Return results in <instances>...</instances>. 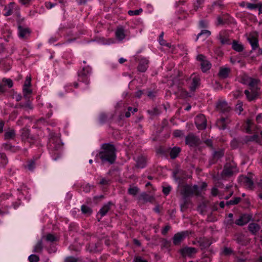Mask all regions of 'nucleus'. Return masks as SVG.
Here are the masks:
<instances>
[{
  "mask_svg": "<svg viewBox=\"0 0 262 262\" xmlns=\"http://www.w3.org/2000/svg\"><path fill=\"white\" fill-rule=\"evenodd\" d=\"M102 150L99 153V157L102 162H108L113 164L116 160L115 148L114 145L105 143L101 146Z\"/></svg>",
  "mask_w": 262,
  "mask_h": 262,
  "instance_id": "1",
  "label": "nucleus"
},
{
  "mask_svg": "<svg viewBox=\"0 0 262 262\" xmlns=\"http://www.w3.org/2000/svg\"><path fill=\"white\" fill-rule=\"evenodd\" d=\"M199 187L196 185L190 186L188 185H184L180 186L181 193L185 198L190 196L192 194L199 195Z\"/></svg>",
  "mask_w": 262,
  "mask_h": 262,
  "instance_id": "2",
  "label": "nucleus"
},
{
  "mask_svg": "<svg viewBox=\"0 0 262 262\" xmlns=\"http://www.w3.org/2000/svg\"><path fill=\"white\" fill-rule=\"evenodd\" d=\"M237 172L236 167L233 163H227L222 171L221 176L223 179H227L232 177Z\"/></svg>",
  "mask_w": 262,
  "mask_h": 262,
  "instance_id": "3",
  "label": "nucleus"
},
{
  "mask_svg": "<svg viewBox=\"0 0 262 262\" xmlns=\"http://www.w3.org/2000/svg\"><path fill=\"white\" fill-rule=\"evenodd\" d=\"M91 72V69L89 67L83 68L81 71L78 72V79L86 84L89 83V77Z\"/></svg>",
  "mask_w": 262,
  "mask_h": 262,
  "instance_id": "4",
  "label": "nucleus"
},
{
  "mask_svg": "<svg viewBox=\"0 0 262 262\" xmlns=\"http://www.w3.org/2000/svg\"><path fill=\"white\" fill-rule=\"evenodd\" d=\"M62 147L61 140L59 138L54 137H52L49 140V147L51 150H59Z\"/></svg>",
  "mask_w": 262,
  "mask_h": 262,
  "instance_id": "5",
  "label": "nucleus"
},
{
  "mask_svg": "<svg viewBox=\"0 0 262 262\" xmlns=\"http://www.w3.org/2000/svg\"><path fill=\"white\" fill-rule=\"evenodd\" d=\"M197 59L201 62V69L203 72L209 70L211 68V64L206 57L202 54H200L197 57Z\"/></svg>",
  "mask_w": 262,
  "mask_h": 262,
  "instance_id": "6",
  "label": "nucleus"
},
{
  "mask_svg": "<svg viewBox=\"0 0 262 262\" xmlns=\"http://www.w3.org/2000/svg\"><path fill=\"white\" fill-rule=\"evenodd\" d=\"M195 124L199 129H205L206 127V120L203 114L198 115L195 119Z\"/></svg>",
  "mask_w": 262,
  "mask_h": 262,
  "instance_id": "7",
  "label": "nucleus"
},
{
  "mask_svg": "<svg viewBox=\"0 0 262 262\" xmlns=\"http://www.w3.org/2000/svg\"><path fill=\"white\" fill-rule=\"evenodd\" d=\"M188 235V231H182L175 234L172 239L173 244L174 245L180 244Z\"/></svg>",
  "mask_w": 262,
  "mask_h": 262,
  "instance_id": "8",
  "label": "nucleus"
},
{
  "mask_svg": "<svg viewBox=\"0 0 262 262\" xmlns=\"http://www.w3.org/2000/svg\"><path fill=\"white\" fill-rule=\"evenodd\" d=\"M200 140L198 137L193 134H189L186 137V144L190 146H196L199 144Z\"/></svg>",
  "mask_w": 262,
  "mask_h": 262,
  "instance_id": "9",
  "label": "nucleus"
},
{
  "mask_svg": "<svg viewBox=\"0 0 262 262\" xmlns=\"http://www.w3.org/2000/svg\"><path fill=\"white\" fill-rule=\"evenodd\" d=\"M192 81L190 85V90L191 92H194L199 86L200 78L199 75L193 74L191 76Z\"/></svg>",
  "mask_w": 262,
  "mask_h": 262,
  "instance_id": "10",
  "label": "nucleus"
},
{
  "mask_svg": "<svg viewBox=\"0 0 262 262\" xmlns=\"http://www.w3.org/2000/svg\"><path fill=\"white\" fill-rule=\"evenodd\" d=\"M251 219V216L248 214H243L240 215L238 219L235 221V223L238 226H242L247 224Z\"/></svg>",
  "mask_w": 262,
  "mask_h": 262,
  "instance_id": "11",
  "label": "nucleus"
},
{
  "mask_svg": "<svg viewBox=\"0 0 262 262\" xmlns=\"http://www.w3.org/2000/svg\"><path fill=\"white\" fill-rule=\"evenodd\" d=\"M239 181L247 188L252 189L253 188V182L249 177L241 176L239 178Z\"/></svg>",
  "mask_w": 262,
  "mask_h": 262,
  "instance_id": "12",
  "label": "nucleus"
},
{
  "mask_svg": "<svg viewBox=\"0 0 262 262\" xmlns=\"http://www.w3.org/2000/svg\"><path fill=\"white\" fill-rule=\"evenodd\" d=\"M180 251L183 256L191 257L197 252V249L193 247H186L181 249Z\"/></svg>",
  "mask_w": 262,
  "mask_h": 262,
  "instance_id": "13",
  "label": "nucleus"
},
{
  "mask_svg": "<svg viewBox=\"0 0 262 262\" xmlns=\"http://www.w3.org/2000/svg\"><path fill=\"white\" fill-rule=\"evenodd\" d=\"M247 39L250 43L253 50H255L258 47V39L256 34H250L248 36Z\"/></svg>",
  "mask_w": 262,
  "mask_h": 262,
  "instance_id": "14",
  "label": "nucleus"
},
{
  "mask_svg": "<svg viewBox=\"0 0 262 262\" xmlns=\"http://www.w3.org/2000/svg\"><path fill=\"white\" fill-rule=\"evenodd\" d=\"M219 39L222 45H230L231 41L229 38V36L225 32H221L219 35Z\"/></svg>",
  "mask_w": 262,
  "mask_h": 262,
  "instance_id": "15",
  "label": "nucleus"
},
{
  "mask_svg": "<svg viewBox=\"0 0 262 262\" xmlns=\"http://www.w3.org/2000/svg\"><path fill=\"white\" fill-rule=\"evenodd\" d=\"M216 108L223 113L228 112L230 110V107L225 101H219L216 104Z\"/></svg>",
  "mask_w": 262,
  "mask_h": 262,
  "instance_id": "16",
  "label": "nucleus"
},
{
  "mask_svg": "<svg viewBox=\"0 0 262 262\" xmlns=\"http://www.w3.org/2000/svg\"><path fill=\"white\" fill-rule=\"evenodd\" d=\"M18 35L20 38L22 39H26L29 36L30 31L28 28H25L21 26H19Z\"/></svg>",
  "mask_w": 262,
  "mask_h": 262,
  "instance_id": "17",
  "label": "nucleus"
},
{
  "mask_svg": "<svg viewBox=\"0 0 262 262\" xmlns=\"http://www.w3.org/2000/svg\"><path fill=\"white\" fill-rule=\"evenodd\" d=\"M148 60L145 58L142 59L139 62L138 67V71L141 72H145L148 68Z\"/></svg>",
  "mask_w": 262,
  "mask_h": 262,
  "instance_id": "18",
  "label": "nucleus"
},
{
  "mask_svg": "<svg viewBox=\"0 0 262 262\" xmlns=\"http://www.w3.org/2000/svg\"><path fill=\"white\" fill-rule=\"evenodd\" d=\"M17 8L18 7L14 3H10L8 6H6L5 8V10L6 11L5 15L7 16L11 15L13 13L14 9Z\"/></svg>",
  "mask_w": 262,
  "mask_h": 262,
  "instance_id": "19",
  "label": "nucleus"
},
{
  "mask_svg": "<svg viewBox=\"0 0 262 262\" xmlns=\"http://www.w3.org/2000/svg\"><path fill=\"white\" fill-rule=\"evenodd\" d=\"M260 229V226L257 223H251L248 226V230L253 234H256Z\"/></svg>",
  "mask_w": 262,
  "mask_h": 262,
  "instance_id": "20",
  "label": "nucleus"
},
{
  "mask_svg": "<svg viewBox=\"0 0 262 262\" xmlns=\"http://www.w3.org/2000/svg\"><path fill=\"white\" fill-rule=\"evenodd\" d=\"M136 162V166L137 167L143 168L145 167L146 164V158L142 156H140L137 158Z\"/></svg>",
  "mask_w": 262,
  "mask_h": 262,
  "instance_id": "21",
  "label": "nucleus"
},
{
  "mask_svg": "<svg viewBox=\"0 0 262 262\" xmlns=\"http://www.w3.org/2000/svg\"><path fill=\"white\" fill-rule=\"evenodd\" d=\"M154 198L152 196L150 195L145 192L142 193L139 196V200L143 201L144 203L151 202Z\"/></svg>",
  "mask_w": 262,
  "mask_h": 262,
  "instance_id": "22",
  "label": "nucleus"
},
{
  "mask_svg": "<svg viewBox=\"0 0 262 262\" xmlns=\"http://www.w3.org/2000/svg\"><path fill=\"white\" fill-rule=\"evenodd\" d=\"M245 94L249 101H252L257 97V93L255 91L252 90L249 92L248 90L245 91Z\"/></svg>",
  "mask_w": 262,
  "mask_h": 262,
  "instance_id": "23",
  "label": "nucleus"
},
{
  "mask_svg": "<svg viewBox=\"0 0 262 262\" xmlns=\"http://www.w3.org/2000/svg\"><path fill=\"white\" fill-rule=\"evenodd\" d=\"M230 69L228 68H221L219 72V76L222 78H227L230 72Z\"/></svg>",
  "mask_w": 262,
  "mask_h": 262,
  "instance_id": "24",
  "label": "nucleus"
},
{
  "mask_svg": "<svg viewBox=\"0 0 262 262\" xmlns=\"http://www.w3.org/2000/svg\"><path fill=\"white\" fill-rule=\"evenodd\" d=\"M21 136L23 139L27 140L29 142L33 140V138L30 136V130L26 128L22 129Z\"/></svg>",
  "mask_w": 262,
  "mask_h": 262,
  "instance_id": "25",
  "label": "nucleus"
},
{
  "mask_svg": "<svg viewBox=\"0 0 262 262\" xmlns=\"http://www.w3.org/2000/svg\"><path fill=\"white\" fill-rule=\"evenodd\" d=\"M247 81L245 82V84L249 85L252 88H255L258 83V80L250 77H246Z\"/></svg>",
  "mask_w": 262,
  "mask_h": 262,
  "instance_id": "26",
  "label": "nucleus"
},
{
  "mask_svg": "<svg viewBox=\"0 0 262 262\" xmlns=\"http://www.w3.org/2000/svg\"><path fill=\"white\" fill-rule=\"evenodd\" d=\"M232 48L234 50L240 52L243 51L244 46L242 43H239L236 40H233L232 42Z\"/></svg>",
  "mask_w": 262,
  "mask_h": 262,
  "instance_id": "27",
  "label": "nucleus"
},
{
  "mask_svg": "<svg viewBox=\"0 0 262 262\" xmlns=\"http://www.w3.org/2000/svg\"><path fill=\"white\" fill-rule=\"evenodd\" d=\"M26 102L25 104L19 103L17 105L18 108H24L25 110L28 111L29 110H32L33 106L31 105V102L29 99H26Z\"/></svg>",
  "mask_w": 262,
  "mask_h": 262,
  "instance_id": "28",
  "label": "nucleus"
},
{
  "mask_svg": "<svg viewBox=\"0 0 262 262\" xmlns=\"http://www.w3.org/2000/svg\"><path fill=\"white\" fill-rule=\"evenodd\" d=\"M116 37L119 40H122L125 37L124 31L123 28H119L115 32Z\"/></svg>",
  "mask_w": 262,
  "mask_h": 262,
  "instance_id": "29",
  "label": "nucleus"
},
{
  "mask_svg": "<svg viewBox=\"0 0 262 262\" xmlns=\"http://www.w3.org/2000/svg\"><path fill=\"white\" fill-rule=\"evenodd\" d=\"M112 205L111 202H108L106 204L104 205L103 207L100 209L99 213L101 216L105 215L110 209V207Z\"/></svg>",
  "mask_w": 262,
  "mask_h": 262,
  "instance_id": "30",
  "label": "nucleus"
},
{
  "mask_svg": "<svg viewBox=\"0 0 262 262\" xmlns=\"http://www.w3.org/2000/svg\"><path fill=\"white\" fill-rule=\"evenodd\" d=\"M15 137V132L14 129H9L5 134V139L6 140L13 139Z\"/></svg>",
  "mask_w": 262,
  "mask_h": 262,
  "instance_id": "31",
  "label": "nucleus"
},
{
  "mask_svg": "<svg viewBox=\"0 0 262 262\" xmlns=\"http://www.w3.org/2000/svg\"><path fill=\"white\" fill-rule=\"evenodd\" d=\"M198 242L202 248L208 247L211 245V243L206 238L200 239Z\"/></svg>",
  "mask_w": 262,
  "mask_h": 262,
  "instance_id": "32",
  "label": "nucleus"
},
{
  "mask_svg": "<svg viewBox=\"0 0 262 262\" xmlns=\"http://www.w3.org/2000/svg\"><path fill=\"white\" fill-rule=\"evenodd\" d=\"M181 151V149L178 147H174L172 148L170 151V156L171 158L174 159L176 158L179 155Z\"/></svg>",
  "mask_w": 262,
  "mask_h": 262,
  "instance_id": "33",
  "label": "nucleus"
},
{
  "mask_svg": "<svg viewBox=\"0 0 262 262\" xmlns=\"http://www.w3.org/2000/svg\"><path fill=\"white\" fill-rule=\"evenodd\" d=\"M23 96L25 99H30L32 94V90L29 88H23Z\"/></svg>",
  "mask_w": 262,
  "mask_h": 262,
  "instance_id": "34",
  "label": "nucleus"
},
{
  "mask_svg": "<svg viewBox=\"0 0 262 262\" xmlns=\"http://www.w3.org/2000/svg\"><path fill=\"white\" fill-rule=\"evenodd\" d=\"M43 248L42 239L38 241L34 248L33 252L36 253H40L41 252Z\"/></svg>",
  "mask_w": 262,
  "mask_h": 262,
  "instance_id": "35",
  "label": "nucleus"
},
{
  "mask_svg": "<svg viewBox=\"0 0 262 262\" xmlns=\"http://www.w3.org/2000/svg\"><path fill=\"white\" fill-rule=\"evenodd\" d=\"M224 155V151L223 149H219L217 151H215L213 154V160H217L222 157Z\"/></svg>",
  "mask_w": 262,
  "mask_h": 262,
  "instance_id": "36",
  "label": "nucleus"
},
{
  "mask_svg": "<svg viewBox=\"0 0 262 262\" xmlns=\"http://www.w3.org/2000/svg\"><path fill=\"white\" fill-rule=\"evenodd\" d=\"M45 238L47 241L53 242L57 241V237L52 234H48L46 236L42 237V239Z\"/></svg>",
  "mask_w": 262,
  "mask_h": 262,
  "instance_id": "37",
  "label": "nucleus"
},
{
  "mask_svg": "<svg viewBox=\"0 0 262 262\" xmlns=\"http://www.w3.org/2000/svg\"><path fill=\"white\" fill-rule=\"evenodd\" d=\"M5 85H7L9 88H11L13 85V83L11 79L3 78L2 81Z\"/></svg>",
  "mask_w": 262,
  "mask_h": 262,
  "instance_id": "38",
  "label": "nucleus"
},
{
  "mask_svg": "<svg viewBox=\"0 0 262 262\" xmlns=\"http://www.w3.org/2000/svg\"><path fill=\"white\" fill-rule=\"evenodd\" d=\"M226 121V119L224 118H221L220 120H219L217 122V125L219 127L222 129H224L226 128V124L225 122Z\"/></svg>",
  "mask_w": 262,
  "mask_h": 262,
  "instance_id": "39",
  "label": "nucleus"
},
{
  "mask_svg": "<svg viewBox=\"0 0 262 262\" xmlns=\"http://www.w3.org/2000/svg\"><path fill=\"white\" fill-rule=\"evenodd\" d=\"M233 251L231 248H228V247H225L224 248L222 253L224 255L229 256V255H231L232 254H233Z\"/></svg>",
  "mask_w": 262,
  "mask_h": 262,
  "instance_id": "40",
  "label": "nucleus"
},
{
  "mask_svg": "<svg viewBox=\"0 0 262 262\" xmlns=\"http://www.w3.org/2000/svg\"><path fill=\"white\" fill-rule=\"evenodd\" d=\"M81 211L83 213L86 214H90L92 212L91 209L85 205H82L81 206Z\"/></svg>",
  "mask_w": 262,
  "mask_h": 262,
  "instance_id": "41",
  "label": "nucleus"
},
{
  "mask_svg": "<svg viewBox=\"0 0 262 262\" xmlns=\"http://www.w3.org/2000/svg\"><path fill=\"white\" fill-rule=\"evenodd\" d=\"M128 192L129 194L135 195L139 192V189L137 187H131L128 189Z\"/></svg>",
  "mask_w": 262,
  "mask_h": 262,
  "instance_id": "42",
  "label": "nucleus"
},
{
  "mask_svg": "<svg viewBox=\"0 0 262 262\" xmlns=\"http://www.w3.org/2000/svg\"><path fill=\"white\" fill-rule=\"evenodd\" d=\"M143 11L142 9L140 8L136 10H129L128 11V14L129 15H139Z\"/></svg>",
  "mask_w": 262,
  "mask_h": 262,
  "instance_id": "43",
  "label": "nucleus"
},
{
  "mask_svg": "<svg viewBox=\"0 0 262 262\" xmlns=\"http://www.w3.org/2000/svg\"><path fill=\"white\" fill-rule=\"evenodd\" d=\"M0 159L1 163L3 166H5L8 162L7 158L6 155L4 153L0 154Z\"/></svg>",
  "mask_w": 262,
  "mask_h": 262,
  "instance_id": "44",
  "label": "nucleus"
},
{
  "mask_svg": "<svg viewBox=\"0 0 262 262\" xmlns=\"http://www.w3.org/2000/svg\"><path fill=\"white\" fill-rule=\"evenodd\" d=\"M211 33L209 31L207 30H202L201 32L198 34L196 40L199 38V37L203 35L205 36V38L208 37L210 35Z\"/></svg>",
  "mask_w": 262,
  "mask_h": 262,
  "instance_id": "45",
  "label": "nucleus"
},
{
  "mask_svg": "<svg viewBox=\"0 0 262 262\" xmlns=\"http://www.w3.org/2000/svg\"><path fill=\"white\" fill-rule=\"evenodd\" d=\"M241 201L240 198H235L234 200H230L227 202V205H233L238 204Z\"/></svg>",
  "mask_w": 262,
  "mask_h": 262,
  "instance_id": "46",
  "label": "nucleus"
},
{
  "mask_svg": "<svg viewBox=\"0 0 262 262\" xmlns=\"http://www.w3.org/2000/svg\"><path fill=\"white\" fill-rule=\"evenodd\" d=\"M28 259L30 262H38L39 260V258L36 255L32 254L29 256Z\"/></svg>",
  "mask_w": 262,
  "mask_h": 262,
  "instance_id": "47",
  "label": "nucleus"
},
{
  "mask_svg": "<svg viewBox=\"0 0 262 262\" xmlns=\"http://www.w3.org/2000/svg\"><path fill=\"white\" fill-rule=\"evenodd\" d=\"M148 113L151 115H156L160 114V111L158 108L155 107L152 110H148Z\"/></svg>",
  "mask_w": 262,
  "mask_h": 262,
  "instance_id": "48",
  "label": "nucleus"
},
{
  "mask_svg": "<svg viewBox=\"0 0 262 262\" xmlns=\"http://www.w3.org/2000/svg\"><path fill=\"white\" fill-rule=\"evenodd\" d=\"M6 63V62L4 59L0 60V69H4L5 71H8L10 69V66L9 65L8 67L5 68L4 65Z\"/></svg>",
  "mask_w": 262,
  "mask_h": 262,
  "instance_id": "49",
  "label": "nucleus"
},
{
  "mask_svg": "<svg viewBox=\"0 0 262 262\" xmlns=\"http://www.w3.org/2000/svg\"><path fill=\"white\" fill-rule=\"evenodd\" d=\"M31 77L27 76L26 77L23 88H29L31 84Z\"/></svg>",
  "mask_w": 262,
  "mask_h": 262,
  "instance_id": "50",
  "label": "nucleus"
},
{
  "mask_svg": "<svg viewBox=\"0 0 262 262\" xmlns=\"http://www.w3.org/2000/svg\"><path fill=\"white\" fill-rule=\"evenodd\" d=\"M83 191L85 192H89L91 190V186L89 184H86L82 186Z\"/></svg>",
  "mask_w": 262,
  "mask_h": 262,
  "instance_id": "51",
  "label": "nucleus"
},
{
  "mask_svg": "<svg viewBox=\"0 0 262 262\" xmlns=\"http://www.w3.org/2000/svg\"><path fill=\"white\" fill-rule=\"evenodd\" d=\"M173 135L176 137H181L184 136V133L180 130H176L173 132Z\"/></svg>",
  "mask_w": 262,
  "mask_h": 262,
  "instance_id": "52",
  "label": "nucleus"
},
{
  "mask_svg": "<svg viewBox=\"0 0 262 262\" xmlns=\"http://www.w3.org/2000/svg\"><path fill=\"white\" fill-rule=\"evenodd\" d=\"M251 124H252V122L250 120H248L247 121L246 125V127H245L246 132L249 133L251 131L250 127H251Z\"/></svg>",
  "mask_w": 262,
  "mask_h": 262,
  "instance_id": "53",
  "label": "nucleus"
},
{
  "mask_svg": "<svg viewBox=\"0 0 262 262\" xmlns=\"http://www.w3.org/2000/svg\"><path fill=\"white\" fill-rule=\"evenodd\" d=\"M35 166V163L33 161H29L27 167L30 170H33Z\"/></svg>",
  "mask_w": 262,
  "mask_h": 262,
  "instance_id": "54",
  "label": "nucleus"
},
{
  "mask_svg": "<svg viewBox=\"0 0 262 262\" xmlns=\"http://www.w3.org/2000/svg\"><path fill=\"white\" fill-rule=\"evenodd\" d=\"M247 7L250 9H255L258 8V4L247 3Z\"/></svg>",
  "mask_w": 262,
  "mask_h": 262,
  "instance_id": "55",
  "label": "nucleus"
},
{
  "mask_svg": "<svg viewBox=\"0 0 262 262\" xmlns=\"http://www.w3.org/2000/svg\"><path fill=\"white\" fill-rule=\"evenodd\" d=\"M170 190H171V187H170V186L164 187L163 188V192L165 195L168 194L169 193Z\"/></svg>",
  "mask_w": 262,
  "mask_h": 262,
  "instance_id": "56",
  "label": "nucleus"
},
{
  "mask_svg": "<svg viewBox=\"0 0 262 262\" xmlns=\"http://www.w3.org/2000/svg\"><path fill=\"white\" fill-rule=\"evenodd\" d=\"M6 85H5L3 83L1 82L0 83V93H4L6 91Z\"/></svg>",
  "mask_w": 262,
  "mask_h": 262,
  "instance_id": "57",
  "label": "nucleus"
},
{
  "mask_svg": "<svg viewBox=\"0 0 262 262\" xmlns=\"http://www.w3.org/2000/svg\"><path fill=\"white\" fill-rule=\"evenodd\" d=\"M77 259L73 257H67L65 260V262H77Z\"/></svg>",
  "mask_w": 262,
  "mask_h": 262,
  "instance_id": "58",
  "label": "nucleus"
},
{
  "mask_svg": "<svg viewBox=\"0 0 262 262\" xmlns=\"http://www.w3.org/2000/svg\"><path fill=\"white\" fill-rule=\"evenodd\" d=\"M56 4H53L50 2H46L45 4L46 7L48 9H51L53 7H54Z\"/></svg>",
  "mask_w": 262,
  "mask_h": 262,
  "instance_id": "59",
  "label": "nucleus"
},
{
  "mask_svg": "<svg viewBox=\"0 0 262 262\" xmlns=\"http://www.w3.org/2000/svg\"><path fill=\"white\" fill-rule=\"evenodd\" d=\"M204 0H196V4H194V9L195 10L199 8V7L203 3Z\"/></svg>",
  "mask_w": 262,
  "mask_h": 262,
  "instance_id": "60",
  "label": "nucleus"
},
{
  "mask_svg": "<svg viewBox=\"0 0 262 262\" xmlns=\"http://www.w3.org/2000/svg\"><path fill=\"white\" fill-rule=\"evenodd\" d=\"M199 24H200V26L201 28H206L207 27L208 23L204 20H201L200 21Z\"/></svg>",
  "mask_w": 262,
  "mask_h": 262,
  "instance_id": "61",
  "label": "nucleus"
},
{
  "mask_svg": "<svg viewBox=\"0 0 262 262\" xmlns=\"http://www.w3.org/2000/svg\"><path fill=\"white\" fill-rule=\"evenodd\" d=\"M109 183V180L106 179H104V178H103L101 180V181H100V184L101 185H107Z\"/></svg>",
  "mask_w": 262,
  "mask_h": 262,
  "instance_id": "62",
  "label": "nucleus"
},
{
  "mask_svg": "<svg viewBox=\"0 0 262 262\" xmlns=\"http://www.w3.org/2000/svg\"><path fill=\"white\" fill-rule=\"evenodd\" d=\"M256 120L257 123L262 122V113L258 114L256 117Z\"/></svg>",
  "mask_w": 262,
  "mask_h": 262,
  "instance_id": "63",
  "label": "nucleus"
},
{
  "mask_svg": "<svg viewBox=\"0 0 262 262\" xmlns=\"http://www.w3.org/2000/svg\"><path fill=\"white\" fill-rule=\"evenodd\" d=\"M135 262H147L145 259H142L141 257H137L135 259Z\"/></svg>",
  "mask_w": 262,
  "mask_h": 262,
  "instance_id": "64",
  "label": "nucleus"
}]
</instances>
